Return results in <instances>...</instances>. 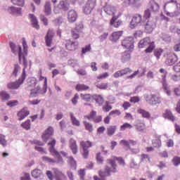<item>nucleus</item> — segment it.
Here are the masks:
<instances>
[{
    "label": "nucleus",
    "mask_w": 180,
    "mask_h": 180,
    "mask_svg": "<svg viewBox=\"0 0 180 180\" xmlns=\"http://www.w3.org/2000/svg\"><path fill=\"white\" fill-rule=\"evenodd\" d=\"M56 143L57 141L56 139L53 138H51L50 141L48 143V146H49V153H51V155L55 157V159L50 158L47 156H43L42 160L45 162H50L51 164H60V165H64V160L63 159V157H61L60 152L56 150L55 147Z\"/></svg>",
    "instance_id": "f257e3e1"
},
{
    "label": "nucleus",
    "mask_w": 180,
    "mask_h": 180,
    "mask_svg": "<svg viewBox=\"0 0 180 180\" xmlns=\"http://www.w3.org/2000/svg\"><path fill=\"white\" fill-rule=\"evenodd\" d=\"M164 11L167 16L175 18L180 15V4L176 0H170L165 4Z\"/></svg>",
    "instance_id": "f03ea898"
},
{
    "label": "nucleus",
    "mask_w": 180,
    "mask_h": 180,
    "mask_svg": "<svg viewBox=\"0 0 180 180\" xmlns=\"http://www.w3.org/2000/svg\"><path fill=\"white\" fill-rule=\"evenodd\" d=\"M22 47L23 50L22 51V46L19 44H15V43L11 42L10 43V48L11 52L16 55L18 54V59L20 63H22V57H25V56H27V50L29 46H27V42L25 38L22 39Z\"/></svg>",
    "instance_id": "7ed1b4c3"
},
{
    "label": "nucleus",
    "mask_w": 180,
    "mask_h": 180,
    "mask_svg": "<svg viewBox=\"0 0 180 180\" xmlns=\"http://www.w3.org/2000/svg\"><path fill=\"white\" fill-rule=\"evenodd\" d=\"M108 164H110V167L106 166L105 171H100L98 172L101 178H105V176H110V172L113 174H116L117 172V165H116V161L112 160V159L108 160Z\"/></svg>",
    "instance_id": "20e7f679"
},
{
    "label": "nucleus",
    "mask_w": 180,
    "mask_h": 180,
    "mask_svg": "<svg viewBox=\"0 0 180 180\" xmlns=\"http://www.w3.org/2000/svg\"><path fill=\"white\" fill-rule=\"evenodd\" d=\"M148 47L145 50L146 53H153V51L154 50L155 45L154 44V41L151 42V39H150L149 37L144 38L143 39H141L139 43V49H144V47Z\"/></svg>",
    "instance_id": "39448f33"
},
{
    "label": "nucleus",
    "mask_w": 180,
    "mask_h": 180,
    "mask_svg": "<svg viewBox=\"0 0 180 180\" xmlns=\"http://www.w3.org/2000/svg\"><path fill=\"white\" fill-rule=\"evenodd\" d=\"M26 79V75L22 73L21 77L15 82H10L7 84V88L8 89H19L21 85H23V82Z\"/></svg>",
    "instance_id": "423d86ee"
},
{
    "label": "nucleus",
    "mask_w": 180,
    "mask_h": 180,
    "mask_svg": "<svg viewBox=\"0 0 180 180\" xmlns=\"http://www.w3.org/2000/svg\"><path fill=\"white\" fill-rule=\"evenodd\" d=\"M143 16L140 14H135L130 22L129 27L131 29H136L139 25L143 26L144 21L142 20Z\"/></svg>",
    "instance_id": "0eeeda50"
},
{
    "label": "nucleus",
    "mask_w": 180,
    "mask_h": 180,
    "mask_svg": "<svg viewBox=\"0 0 180 180\" xmlns=\"http://www.w3.org/2000/svg\"><path fill=\"white\" fill-rule=\"evenodd\" d=\"M70 9V4L67 0H62L57 6L54 7L53 12L56 15L60 13L61 11H68Z\"/></svg>",
    "instance_id": "6e6552de"
},
{
    "label": "nucleus",
    "mask_w": 180,
    "mask_h": 180,
    "mask_svg": "<svg viewBox=\"0 0 180 180\" xmlns=\"http://www.w3.org/2000/svg\"><path fill=\"white\" fill-rule=\"evenodd\" d=\"M122 46H123L124 49H127L131 51L133 49H134V39L132 37H128L124 38L122 41Z\"/></svg>",
    "instance_id": "1a4fd4ad"
},
{
    "label": "nucleus",
    "mask_w": 180,
    "mask_h": 180,
    "mask_svg": "<svg viewBox=\"0 0 180 180\" xmlns=\"http://www.w3.org/2000/svg\"><path fill=\"white\" fill-rule=\"evenodd\" d=\"M145 99L149 105H160L161 103V97L154 94H148Z\"/></svg>",
    "instance_id": "9d476101"
},
{
    "label": "nucleus",
    "mask_w": 180,
    "mask_h": 180,
    "mask_svg": "<svg viewBox=\"0 0 180 180\" xmlns=\"http://www.w3.org/2000/svg\"><path fill=\"white\" fill-rule=\"evenodd\" d=\"M124 8L131 6V8H136L139 9L141 6V1L140 0H124L122 2Z\"/></svg>",
    "instance_id": "9b49d317"
},
{
    "label": "nucleus",
    "mask_w": 180,
    "mask_h": 180,
    "mask_svg": "<svg viewBox=\"0 0 180 180\" xmlns=\"http://www.w3.org/2000/svg\"><path fill=\"white\" fill-rule=\"evenodd\" d=\"M96 6V0H88L83 8V11L86 15H89L92 11Z\"/></svg>",
    "instance_id": "f8f14e48"
},
{
    "label": "nucleus",
    "mask_w": 180,
    "mask_h": 180,
    "mask_svg": "<svg viewBox=\"0 0 180 180\" xmlns=\"http://www.w3.org/2000/svg\"><path fill=\"white\" fill-rule=\"evenodd\" d=\"M84 29V25L82 22L76 24V27L72 30V36L73 39H79V36L82 33Z\"/></svg>",
    "instance_id": "ddd939ff"
},
{
    "label": "nucleus",
    "mask_w": 180,
    "mask_h": 180,
    "mask_svg": "<svg viewBox=\"0 0 180 180\" xmlns=\"http://www.w3.org/2000/svg\"><path fill=\"white\" fill-rule=\"evenodd\" d=\"M80 146L82 147L83 149V153L82 155L84 158H88V155H89V148H91L92 147V143L90 141H82L80 143Z\"/></svg>",
    "instance_id": "4468645a"
},
{
    "label": "nucleus",
    "mask_w": 180,
    "mask_h": 180,
    "mask_svg": "<svg viewBox=\"0 0 180 180\" xmlns=\"http://www.w3.org/2000/svg\"><path fill=\"white\" fill-rule=\"evenodd\" d=\"M46 92H47V89L42 90L40 86H37L31 90L30 96V98H36V96H39V95H44Z\"/></svg>",
    "instance_id": "2eb2a0df"
},
{
    "label": "nucleus",
    "mask_w": 180,
    "mask_h": 180,
    "mask_svg": "<svg viewBox=\"0 0 180 180\" xmlns=\"http://www.w3.org/2000/svg\"><path fill=\"white\" fill-rule=\"evenodd\" d=\"M178 61V56L175 53H167L165 64L167 65H174Z\"/></svg>",
    "instance_id": "dca6fc26"
},
{
    "label": "nucleus",
    "mask_w": 180,
    "mask_h": 180,
    "mask_svg": "<svg viewBox=\"0 0 180 180\" xmlns=\"http://www.w3.org/2000/svg\"><path fill=\"white\" fill-rule=\"evenodd\" d=\"M155 21L153 20H149L146 22H143V24H142V26L145 27V30H146V33H151L153 30H154L155 26H156Z\"/></svg>",
    "instance_id": "f3484780"
},
{
    "label": "nucleus",
    "mask_w": 180,
    "mask_h": 180,
    "mask_svg": "<svg viewBox=\"0 0 180 180\" xmlns=\"http://www.w3.org/2000/svg\"><path fill=\"white\" fill-rule=\"evenodd\" d=\"M53 37H54V30L49 29L45 37L47 47L51 46V43H53Z\"/></svg>",
    "instance_id": "a211bd4d"
},
{
    "label": "nucleus",
    "mask_w": 180,
    "mask_h": 180,
    "mask_svg": "<svg viewBox=\"0 0 180 180\" xmlns=\"http://www.w3.org/2000/svg\"><path fill=\"white\" fill-rule=\"evenodd\" d=\"M8 11L13 16H22V8L15 6H10L8 8Z\"/></svg>",
    "instance_id": "6ab92c4d"
},
{
    "label": "nucleus",
    "mask_w": 180,
    "mask_h": 180,
    "mask_svg": "<svg viewBox=\"0 0 180 180\" xmlns=\"http://www.w3.org/2000/svg\"><path fill=\"white\" fill-rule=\"evenodd\" d=\"M147 8H148L151 12L157 13L160 11V5L154 0H150L148 4Z\"/></svg>",
    "instance_id": "aec40b11"
},
{
    "label": "nucleus",
    "mask_w": 180,
    "mask_h": 180,
    "mask_svg": "<svg viewBox=\"0 0 180 180\" xmlns=\"http://www.w3.org/2000/svg\"><path fill=\"white\" fill-rule=\"evenodd\" d=\"M119 19V16L113 15L110 21V26H113V27H120L123 25V21Z\"/></svg>",
    "instance_id": "412c9836"
},
{
    "label": "nucleus",
    "mask_w": 180,
    "mask_h": 180,
    "mask_svg": "<svg viewBox=\"0 0 180 180\" xmlns=\"http://www.w3.org/2000/svg\"><path fill=\"white\" fill-rule=\"evenodd\" d=\"M65 47L67 50L70 51H75L78 49V41H72L71 40H68L65 44Z\"/></svg>",
    "instance_id": "4be33fe9"
},
{
    "label": "nucleus",
    "mask_w": 180,
    "mask_h": 180,
    "mask_svg": "<svg viewBox=\"0 0 180 180\" xmlns=\"http://www.w3.org/2000/svg\"><path fill=\"white\" fill-rule=\"evenodd\" d=\"M31 174H32V176L35 179H43V178H44V174H43V171L37 168L32 170Z\"/></svg>",
    "instance_id": "5701e85b"
},
{
    "label": "nucleus",
    "mask_w": 180,
    "mask_h": 180,
    "mask_svg": "<svg viewBox=\"0 0 180 180\" xmlns=\"http://www.w3.org/2000/svg\"><path fill=\"white\" fill-rule=\"evenodd\" d=\"M77 18H78V14H77V11L75 10H70L68 13V20L72 23L77 20Z\"/></svg>",
    "instance_id": "b1692460"
},
{
    "label": "nucleus",
    "mask_w": 180,
    "mask_h": 180,
    "mask_svg": "<svg viewBox=\"0 0 180 180\" xmlns=\"http://www.w3.org/2000/svg\"><path fill=\"white\" fill-rule=\"evenodd\" d=\"M53 127H49L46 131L45 133L42 135V140L44 141H47L50 139V136L53 135Z\"/></svg>",
    "instance_id": "393cba45"
},
{
    "label": "nucleus",
    "mask_w": 180,
    "mask_h": 180,
    "mask_svg": "<svg viewBox=\"0 0 180 180\" xmlns=\"http://www.w3.org/2000/svg\"><path fill=\"white\" fill-rule=\"evenodd\" d=\"M30 112L27 108H23L18 113V120H23L27 116H29Z\"/></svg>",
    "instance_id": "a878e982"
},
{
    "label": "nucleus",
    "mask_w": 180,
    "mask_h": 180,
    "mask_svg": "<svg viewBox=\"0 0 180 180\" xmlns=\"http://www.w3.org/2000/svg\"><path fill=\"white\" fill-rule=\"evenodd\" d=\"M122 34H123V31L114 32L110 36V39L111 41H117V40L120 39Z\"/></svg>",
    "instance_id": "bb28decb"
},
{
    "label": "nucleus",
    "mask_w": 180,
    "mask_h": 180,
    "mask_svg": "<svg viewBox=\"0 0 180 180\" xmlns=\"http://www.w3.org/2000/svg\"><path fill=\"white\" fill-rule=\"evenodd\" d=\"M70 148L72 151L73 154L78 153V147L77 146V141L73 139L70 140Z\"/></svg>",
    "instance_id": "cd10ccee"
},
{
    "label": "nucleus",
    "mask_w": 180,
    "mask_h": 180,
    "mask_svg": "<svg viewBox=\"0 0 180 180\" xmlns=\"http://www.w3.org/2000/svg\"><path fill=\"white\" fill-rule=\"evenodd\" d=\"M104 12L107 15H115V12H116V10L113 6L111 5H105L104 6Z\"/></svg>",
    "instance_id": "c85d7f7f"
},
{
    "label": "nucleus",
    "mask_w": 180,
    "mask_h": 180,
    "mask_svg": "<svg viewBox=\"0 0 180 180\" xmlns=\"http://www.w3.org/2000/svg\"><path fill=\"white\" fill-rule=\"evenodd\" d=\"M30 18L33 27L37 30L40 29V25H39V21L37 20L36 16H34L33 14H30Z\"/></svg>",
    "instance_id": "c756f323"
},
{
    "label": "nucleus",
    "mask_w": 180,
    "mask_h": 180,
    "mask_svg": "<svg viewBox=\"0 0 180 180\" xmlns=\"http://www.w3.org/2000/svg\"><path fill=\"white\" fill-rule=\"evenodd\" d=\"M138 113L144 119H150V117H151V114H150V112L142 108H139L138 110Z\"/></svg>",
    "instance_id": "7c9ffc66"
},
{
    "label": "nucleus",
    "mask_w": 180,
    "mask_h": 180,
    "mask_svg": "<svg viewBox=\"0 0 180 180\" xmlns=\"http://www.w3.org/2000/svg\"><path fill=\"white\" fill-rule=\"evenodd\" d=\"M130 58H131V56L129 51H124L122 53L121 57V61H122V63H127V61H129Z\"/></svg>",
    "instance_id": "2f4dec72"
},
{
    "label": "nucleus",
    "mask_w": 180,
    "mask_h": 180,
    "mask_svg": "<svg viewBox=\"0 0 180 180\" xmlns=\"http://www.w3.org/2000/svg\"><path fill=\"white\" fill-rule=\"evenodd\" d=\"M163 117L165 119H168V120H171L172 122H174L175 120V117L172 115V112H171V110H166L165 112L163 114Z\"/></svg>",
    "instance_id": "473e14b6"
},
{
    "label": "nucleus",
    "mask_w": 180,
    "mask_h": 180,
    "mask_svg": "<svg viewBox=\"0 0 180 180\" xmlns=\"http://www.w3.org/2000/svg\"><path fill=\"white\" fill-rule=\"evenodd\" d=\"M0 98L2 102H6L11 99V95L6 91H1L0 92Z\"/></svg>",
    "instance_id": "72a5a7b5"
},
{
    "label": "nucleus",
    "mask_w": 180,
    "mask_h": 180,
    "mask_svg": "<svg viewBox=\"0 0 180 180\" xmlns=\"http://www.w3.org/2000/svg\"><path fill=\"white\" fill-rule=\"evenodd\" d=\"M160 72H161V74H163L162 75V85L163 86H165V88H167V72L165 71V69L164 68H161L160 70Z\"/></svg>",
    "instance_id": "f704fd0d"
},
{
    "label": "nucleus",
    "mask_w": 180,
    "mask_h": 180,
    "mask_svg": "<svg viewBox=\"0 0 180 180\" xmlns=\"http://www.w3.org/2000/svg\"><path fill=\"white\" fill-rule=\"evenodd\" d=\"M19 74H20V66H19V65L18 64H15L14 65V68L12 72V75L13 77H18V75H19Z\"/></svg>",
    "instance_id": "c9c22d12"
},
{
    "label": "nucleus",
    "mask_w": 180,
    "mask_h": 180,
    "mask_svg": "<svg viewBox=\"0 0 180 180\" xmlns=\"http://www.w3.org/2000/svg\"><path fill=\"white\" fill-rule=\"evenodd\" d=\"M70 119L72 121V124H73V126L79 127L81 125L79 120H78V119H77V117L74 116V114H72V112L70 113Z\"/></svg>",
    "instance_id": "e433bc0d"
},
{
    "label": "nucleus",
    "mask_w": 180,
    "mask_h": 180,
    "mask_svg": "<svg viewBox=\"0 0 180 180\" xmlns=\"http://www.w3.org/2000/svg\"><path fill=\"white\" fill-rule=\"evenodd\" d=\"M88 89H89V87L84 84H78L76 86V90L78 91H88Z\"/></svg>",
    "instance_id": "4c0bfd02"
},
{
    "label": "nucleus",
    "mask_w": 180,
    "mask_h": 180,
    "mask_svg": "<svg viewBox=\"0 0 180 180\" xmlns=\"http://www.w3.org/2000/svg\"><path fill=\"white\" fill-rule=\"evenodd\" d=\"M94 99L96 101V103H98V105H103V97L101 95H94Z\"/></svg>",
    "instance_id": "58836bf2"
},
{
    "label": "nucleus",
    "mask_w": 180,
    "mask_h": 180,
    "mask_svg": "<svg viewBox=\"0 0 180 180\" xmlns=\"http://www.w3.org/2000/svg\"><path fill=\"white\" fill-rule=\"evenodd\" d=\"M117 127L116 126H109L107 128V134L108 136H113V134L116 131Z\"/></svg>",
    "instance_id": "ea45409f"
},
{
    "label": "nucleus",
    "mask_w": 180,
    "mask_h": 180,
    "mask_svg": "<svg viewBox=\"0 0 180 180\" xmlns=\"http://www.w3.org/2000/svg\"><path fill=\"white\" fill-rule=\"evenodd\" d=\"M27 84L30 86H36L37 84V79L34 77H30L27 80Z\"/></svg>",
    "instance_id": "a19ab883"
},
{
    "label": "nucleus",
    "mask_w": 180,
    "mask_h": 180,
    "mask_svg": "<svg viewBox=\"0 0 180 180\" xmlns=\"http://www.w3.org/2000/svg\"><path fill=\"white\" fill-rule=\"evenodd\" d=\"M22 60V64L24 65V68L22 69V74H25L26 77V68H27V60H26V56H22L21 61Z\"/></svg>",
    "instance_id": "79ce46f5"
},
{
    "label": "nucleus",
    "mask_w": 180,
    "mask_h": 180,
    "mask_svg": "<svg viewBox=\"0 0 180 180\" xmlns=\"http://www.w3.org/2000/svg\"><path fill=\"white\" fill-rule=\"evenodd\" d=\"M45 13L47 15H51V5L49 1H47L45 4Z\"/></svg>",
    "instance_id": "37998d69"
},
{
    "label": "nucleus",
    "mask_w": 180,
    "mask_h": 180,
    "mask_svg": "<svg viewBox=\"0 0 180 180\" xmlns=\"http://www.w3.org/2000/svg\"><path fill=\"white\" fill-rule=\"evenodd\" d=\"M96 86L98 88V89H106L109 88V84L108 83H96Z\"/></svg>",
    "instance_id": "c03bdc74"
},
{
    "label": "nucleus",
    "mask_w": 180,
    "mask_h": 180,
    "mask_svg": "<svg viewBox=\"0 0 180 180\" xmlns=\"http://www.w3.org/2000/svg\"><path fill=\"white\" fill-rule=\"evenodd\" d=\"M137 131H141L143 132L144 131V130H146V125L144 124V123H139L135 125Z\"/></svg>",
    "instance_id": "a18cd8bd"
},
{
    "label": "nucleus",
    "mask_w": 180,
    "mask_h": 180,
    "mask_svg": "<svg viewBox=\"0 0 180 180\" xmlns=\"http://www.w3.org/2000/svg\"><path fill=\"white\" fill-rule=\"evenodd\" d=\"M68 65H70V67H72V68H75V67H77L78 65V60L75 59H70L68 61Z\"/></svg>",
    "instance_id": "49530a36"
},
{
    "label": "nucleus",
    "mask_w": 180,
    "mask_h": 180,
    "mask_svg": "<svg viewBox=\"0 0 180 180\" xmlns=\"http://www.w3.org/2000/svg\"><path fill=\"white\" fill-rule=\"evenodd\" d=\"M0 144L3 146V147H6L8 146V141L5 139V135L0 134Z\"/></svg>",
    "instance_id": "de8ad7c7"
},
{
    "label": "nucleus",
    "mask_w": 180,
    "mask_h": 180,
    "mask_svg": "<svg viewBox=\"0 0 180 180\" xmlns=\"http://www.w3.org/2000/svg\"><path fill=\"white\" fill-rule=\"evenodd\" d=\"M68 162L72 167L73 168H77V162L74 160V158L72 157H68Z\"/></svg>",
    "instance_id": "09e8293b"
},
{
    "label": "nucleus",
    "mask_w": 180,
    "mask_h": 180,
    "mask_svg": "<svg viewBox=\"0 0 180 180\" xmlns=\"http://www.w3.org/2000/svg\"><path fill=\"white\" fill-rule=\"evenodd\" d=\"M11 2L17 6H23L25 5V0H11Z\"/></svg>",
    "instance_id": "8fccbe9b"
},
{
    "label": "nucleus",
    "mask_w": 180,
    "mask_h": 180,
    "mask_svg": "<svg viewBox=\"0 0 180 180\" xmlns=\"http://www.w3.org/2000/svg\"><path fill=\"white\" fill-rule=\"evenodd\" d=\"M6 105L9 108H13V106H18L19 105V101L18 100L10 101Z\"/></svg>",
    "instance_id": "3c124183"
},
{
    "label": "nucleus",
    "mask_w": 180,
    "mask_h": 180,
    "mask_svg": "<svg viewBox=\"0 0 180 180\" xmlns=\"http://www.w3.org/2000/svg\"><path fill=\"white\" fill-rule=\"evenodd\" d=\"M84 124L85 126L86 130H88V131H94V127L92 126V124L87 122L86 121H84Z\"/></svg>",
    "instance_id": "603ef678"
},
{
    "label": "nucleus",
    "mask_w": 180,
    "mask_h": 180,
    "mask_svg": "<svg viewBox=\"0 0 180 180\" xmlns=\"http://www.w3.org/2000/svg\"><path fill=\"white\" fill-rule=\"evenodd\" d=\"M53 174L55 176H56V178H58V176H63V175H64L63 172L57 168L53 169Z\"/></svg>",
    "instance_id": "864d4df0"
},
{
    "label": "nucleus",
    "mask_w": 180,
    "mask_h": 180,
    "mask_svg": "<svg viewBox=\"0 0 180 180\" xmlns=\"http://www.w3.org/2000/svg\"><path fill=\"white\" fill-rule=\"evenodd\" d=\"M133 126L127 122L124 123L121 127H120V130L122 131H124L126 129H132Z\"/></svg>",
    "instance_id": "5fc2aeb1"
},
{
    "label": "nucleus",
    "mask_w": 180,
    "mask_h": 180,
    "mask_svg": "<svg viewBox=\"0 0 180 180\" xmlns=\"http://www.w3.org/2000/svg\"><path fill=\"white\" fill-rule=\"evenodd\" d=\"M21 126L23 129L25 130H29L30 129V120H27L25 121L24 123L21 124Z\"/></svg>",
    "instance_id": "6e6d98bb"
},
{
    "label": "nucleus",
    "mask_w": 180,
    "mask_h": 180,
    "mask_svg": "<svg viewBox=\"0 0 180 180\" xmlns=\"http://www.w3.org/2000/svg\"><path fill=\"white\" fill-rule=\"evenodd\" d=\"M151 16V10L148 8H146V9L144 11L143 18L144 19H149Z\"/></svg>",
    "instance_id": "4d7b16f0"
},
{
    "label": "nucleus",
    "mask_w": 180,
    "mask_h": 180,
    "mask_svg": "<svg viewBox=\"0 0 180 180\" xmlns=\"http://www.w3.org/2000/svg\"><path fill=\"white\" fill-rule=\"evenodd\" d=\"M141 162H150V157L148 155L143 154L141 156Z\"/></svg>",
    "instance_id": "13d9d810"
},
{
    "label": "nucleus",
    "mask_w": 180,
    "mask_h": 180,
    "mask_svg": "<svg viewBox=\"0 0 180 180\" xmlns=\"http://www.w3.org/2000/svg\"><path fill=\"white\" fill-rule=\"evenodd\" d=\"M91 49V44L86 45L85 47L82 48V54H86V53H89Z\"/></svg>",
    "instance_id": "bf43d9fd"
},
{
    "label": "nucleus",
    "mask_w": 180,
    "mask_h": 180,
    "mask_svg": "<svg viewBox=\"0 0 180 180\" xmlns=\"http://www.w3.org/2000/svg\"><path fill=\"white\" fill-rule=\"evenodd\" d=\"M80 97L83 101H85L86 102H89L91 101V94H80Z\"/></svg>",
    "instance_id": "052dcab7"
},
{
    "label": "nucleus",
    "mask_w": 180,
    "mask_h": 180,
    "mask_svg": "<svg viewBox=\"0 0 180 180\" xmlns=\"http://www.w3.org/2000/svg\"><path fill=\"white\" fill-rule=\"evenodd\" d=\"M96 117V112L95 111H91L90 112V114L89 115H87L86 117L89 120H94L95 119V117Z\"/></svg>",
    "instance_id": "680f3d73"
},
{
    "label": "nucleus",
    "mask_w": 180,
    "mask_h": 180,
    "mask_svg": "<svg viewBox=\"0 0 180 180\" xmlns=\"http://www.w3.org/2000/svg\"><path fill=\"white\" fill-rule=\"evenodd\" d=\"M146 78L148 81H150V79H154V72L149 70L146 74Z\"/></svg>",
    "instance_id": "e2e57ef3"
},
{
    "label": "nucleus",
    "mask_w": 180,
    "mask_h": 180,
    "mask_svg": "<svg viewBox=\"0 0 180 180\" xmlns=\"http://www.w3.org/2000/svg\"><path fill=\"white\" fill-rule=\"evenodd\" d=\"M164 53V50L162 49H157L155 51V56L159 60V58L161 57V55Z\"/></svg>",
    "instance_id": "0e129e2a"
},
{
    "label": "nucleus",
    "mask_w": 180,
    "mask_h": 180,
    "mask_svg": "<svg viewBox=\"0 0 180 180\" xmlns=\"http://www.w3.org/2000/svg\"><path fill=\"white\" fill-rule=\"evenodd\" d=\"M170 32H172V33H177V34H179L180 29H179L176 26L172 25L170 27Z\"/></svg>",
    "instance_id": "69168bd1"
},
{
    "label": "nucleus",
    "mask_w": 180,
    "mask_h": 180,
    "mask_svg": "<svg viewBox=\"0 0 180 180\" xmlns=\"http://www.w3.org/2000/svg\"><path fill=\"white\" fill-rule=\"evenodd\" d=\"M172 162L175 167H178V165H180V158L174 157L172 160Z\"/></svg>",
    "instance_id": "338daca9"
},
{
    "label": "nucleus",
    "mask_w": 180,
    "mask_h": 180,
    "mask_svg": "<svg viewBox=\"0 0 180 180\" xmlns=\"http://www.w3.org/2000/svg\"><path fill=\"white\" fill-rule=\"evenodd\" d=\"M162 40L165 41V43H169V41H171V37H169L168 34H163L162 36Z\"/></svg>",
    "instance_id": "774afa93"
}]
</instances>
